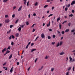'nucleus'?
Returning <instances> with one entry per match:
<instances>
[{
    "label": "nucleus",
    "mask_w": 75,
    "mask_h": 75,
    "mask_svg": "<svg viewBox=\"0 0 75 75\" xmlns=\"http://www.w3.org/2000/svg\"><path fill=\"white\" fill-rule=\"evenodd\" d=\"M10 22V20L9 19H8L5 20V23H9Z\"/></svg>",
    "instance_id": "obj_1"
},
{
    "label": "nucleus",
    "mask_w": 75,
    "mask_h": 75,
    "mask_svg": "<svg viewBox=\"0 0 75 75\" xmlns=\"http://www.w3.org/2000/svg\"><path fill=\"white\" fill-rule=\"evenodd\" d=\"M6 50H7V49H6V48H4L2 51V53H4V51H6Z\"/></svg>",
    "instance_id": "obj_2"
},
{
    "label": "nucleus",
    "mask_w": 75,
    "mask_h": 75,
    "mask_svg": "<svg viewBox=\"0 0 75 75\" xmlns=\"http://www.w3.org/2000/svg\"><path fill=\"white\" fill-rule=\"evenodd\" d=\"M22 7H23V6H21V7H19V8L18 9V11H21V8H22Z\"/></svg>",
    "instance_id": "obj_3"
},
{
    "label": "nucleus",
    "mask_w": 75,
    "mask_h": 75,
    "mask_svg": "<svg viewBox=\"0 0 75 75\" xmlns=\"http://www.w3.org/2000/svg\"><path fill=\"white\" fill-rule=\"evenodd\" d=\"M45 37V35H44V33H42L41 34V38H44Z\"/></svg>",
    "instance_id": "obj_4"
},
{
    "label": "nucleus",
    "mask_w": 75,
    "mask_h": 75,
    "mask_svg": "<svg viewBox=\"0 0 75 75\" xmlns=\"http://www.w3.org/2000/svg\"><path fill=\"white\" fill-rule=\"evenodd\" d=\"M59 54L60 55H64V54H65V52H62L61 53H60Z\"/></svg>",
    "instance_id": "obj_5"
},
{
    "label": "nucleus",
    "mask_w": 75,
    "mask_h": 75,
    "mask_svg": "<svg viewBox=\"0 0 75 75\" xmlns=\"http://www.w3.org/2000/svg\"><path fill=\"white\" fill-rule=\"evenodd\" d=\"M69 59H70V60H69L70 62H71L72 58V57H69Z\"/></svg>",
    "instance_id": "obj_6"
},
{
    "label": "nucleus",
    "mask_w": 75,
    "mask_h": 75,
    "mask_svg": "<svg viewBox=\"0 0 75 75\" xmlns=\"http://www.w3.org/2000/svg\"><path fill=\"white\" fill-rule=\"evenodd\" d=\"M75 4V1H73L71 3V5H73Z\"/></svg>",
    "instance_id": "obj_7"
},
{
    "label": "nucleus",
    "mask_w": 75,
    "mask_h": 75,
    "mask_svg": "<svg viewBox=\"0 0 75 75\" xmlns=\"http://www.w3.org/2000/svg\"><path fill=\"white\" fill-rule=\"evenodd\" d=\"M23 1H24V4L25 6L27 3V0H23Z\"/></svg>",
    "instance_id": "obj_8"
},
{
    "label": "nucleus",
    "mask_w": 75,
    "mask_h": 75,
    "mask_svg": "<svg viewBox=\"0 0 75 75\" xmlns=\"http://www.w3.org/2000/svg\"><path fill=\"white\" fill-rule=\"evenodd\" d=\"M13 67H12L11 68V69L10 72H11V73H12V72L13 71Z\"/></svg>",
    "instance_id": "obj_9"
},
{
    "label": "nucleus",
    "mask_w": 75,
    "mask_h": 75,
    "mask_svg": "<svg viewBox=\"0 0 75 75\" xmlns=\"http://www.w3.org/2000/svg\"><path fill=\"white\" fill-rule=\"evenodd\" d=\"M13 56V55L12 54H11L9 57V59H11V58H12V57Z\"/></svg>",
    "instance_id": "obj_10"
},
{
    "label": "nucleus",
    "mask_w": 75,
    "mask_h": 75,
    "mask_svg": "<svg viewBox=\"0 0 75 75\" xmlns=\"http://www.w3.org/2000/svg\"><path fill=\"white\" fill-rule=\"evenodd\" d=\"M18 35H19V33H18L16 34V36L17 37H18Z\"/></svg>",
    "instance_id": "obj_11"
},
{
    "label": "nucleus",
    "mask_w": 75,
    "mask_h": 75,
    "mask_svg": "<svg viewBox=\"0 0 75 75\" xmlns=\"http://www.w3.org/2000/svg\"><path fill=\"white\" fill-rule=\"evenodd\" d=\"M35 6H38V2H36L34 4Z\"/></svg>",
    "instance_id": "obj_12"
},
{
    "label": "nucleus",
    "mask_w": 75,
    "mask_h": 75,
    "mask_svg": "<svg viewBox=\"0 0 75 75\" xmlns=\"http://www.w3.org/2000/svg\"><path fill=\"white\" fill-rule=\"evenodd\" d=\"M36 50V49H33L32 50H31L30 51L31 52H33V51H35Z\"/></svg>",
    "instance_id": "obj_13"
},
{
    "label": "nucleus",
    "mask_w": 75,
    "mask_h": 75,
    "mask_svg": "<svg viewBox=\"0 0 75 75\" xmlns=\"http://www.w3.org/2000/svg\"><path fill=\"white\" fill-rule=\"evenodd\" d=\"M71 6V4H69L68 5H66V7H69V6Z\"/></svg>",
    "instance_id": "obj_14"
},
{
    "label": "nucleus",
    "mask_w": 75,
    "mask_h": 75,
    "mask_svg": "<svg viewBox=\"0 0 75 75\" xmlns=\"http://www.w3.org/2000/svg\"><path fill=\"white\" fill-rule=\"evenodd\" d=\"M18 30L19 31H20L21 30V27H20L19 28Z\"/></svg>",
    "instance_id": "obj_15"
},
{
    "label": "nucleus",
    "mask_w": 75,
    "mask_h": 75,
    "mask_svg": "<svg viewBox=\"0 0 75 75\" xmlns=\"http://www.w3.org/2000/svg\"><path fill=\"white\" fill-rule=\"evenodd\" d=\"M40 37L38 36H37V37L35 39V41L36 40H37V39H38V38H39Z\"/></svg>",
    "instance_id": "obj_16"
},
{
    "label": "nucleus",
    "mask_w": 75,
    "mask_h": 75,
    "mask_svg": "<svg viewBox=\"0 0 75 75\" xmlns=\"http://www.w3.org/2000/svg\"><path fill=\"white\" fill-rule=\"evenodd\" d=\"M10 48H11V46H9L8 47V48H7V50H10Z\"/></svg>",
    "instance_id": "obj_17"
},
{
    "label": "nucleus",
    "mask_w": 75,
    "mask_h": 75,
    "mask_svg": "<svg viewBox=\"0 0 75 75\" xmlns=\"http://www.w3.org/2000/svg\"><path fill=\"white\" fill-rule=\"evenodd\" d=\"M48 6V5H46L44 7V8H46V7H47V6Z\"/></svg>",
    "instance_id": "obj_18"
},
{
    "label": "nucleus",
    "mask_w": 75,
    "mask_h": 75,
    "mask_svg": "<svg viewBox=\"0 0 75 75\" xmlns=\"http://www.w3.org/2000/svg\"><path fill=\"white\" fill-rule=\"evenodd\" d=\"M10 52V51L9 50H7L6 51V54H8V53H9Z\"/></svg>",
    "instance_id": "obj_19"
},
{
    "label": "nucleus",
    "mask_w": 75,
    "mask_h": 75,
    "mask_svg": "<svg viewBox=\"0 0 75 75\" xmlns=\"http://www.w3.org/2000/svg\"><path fill=\"white\" fill-rule=\"evenodd\" d=\"M59 45H59V42H58L57 44V45H56V47H58L59 46Z\"/></svg>",
    "instance_id": "obj_20"
},
{
    "label": "nucleus",
    "mask_w": 75,
    "mask_h": 75,
    "mask_svg": "<svg viewBox=\"0 0 75 75\" xmlns=\"http://www.w3.org/2000/svg\"><path fill=\"white\" fill-rule=\"evenodd\" d=\"M8 1V0H3V2L6 3V2H7Z\"/></svg>",
    "instance_id": "obj_21"
},
{
    "label": "nucleus",
    "mask_w": 75,
    "mask_h": 75,
    "mask_svg": "<svg viewBox=\"0 0 75 75\" xmlns=\"http://www.w3.org/2000/svg\"><path fill=\"white\" fill-rule=\"evenodd\" d=\"M48 57H49L48 56H46L45 58V59H48Z\"/></svg>",
    "instance_id": "obj_22"
},
{
    "label": "nucleus",
    "mask_w": 75,
    "mask_h": 75,
    "mask_svg": "<svg viewBox=\"0 0 75 75\" xmlns=\"http://www.w3.org/2000/svg\"><path fill=\"white\" fill-rule=\"evenodd\" d=\"M69 29H67L65 31V32H66V33H67V32H68V31H69Z\"/></svg>",
    "instance_id": "obj_23"
},
{
    "label": "nucleus",
    "mask_w": 75,
    "mask_h": 75,
    "mask_svg": "<svg viewBox=\"0 0 75 75\" xmlns=\"http://www.w3.org/2000/svg\"><path fill=\"white\" fill-rule=\"evenodd\" d=\"M60 20V17L58 18L57 19V22H58V21H59V20Z\"/></svg>",
    "instance_id": "obj_24"
},
{
    "label": "nucleus",
    "mask_w": 75,
    "mask_h": 75,
    "mask_svg": "<svg viewBox=\"0 0 75 75\" xmlns=\"http://www.w3.org/2000/svg\"><path fill=\"white\" fill-rule=\"evenodd\" d=\"M35 25V24H33V25L31 27V28H33V27Z\"/></svg>",
    "instance_id": "obj_25"
},
{
    "label": "nucleus",
    "mask_w": 75,
    "mask_h": 75,
    "mask_svg": "<svg viewBox=\"0 0 75 75\" xmlns=\"http://www.w3.org/2000/svg\"><path fill=\"white\" fill-rule=\"evenodd\" d=\"M71 67H69V68L68 69V71H70V70L71 69Z\"/></svg>",
    "instance_id": "obj_26"
},
{
    "label": "nucleus",
    "mask_w": 75,
    "mask_h": 75,
    "mask_svg": "<svg viewBox=\"0 0 75 75\" xmlns=\"http://www.w3.org/2000/svg\"><path fill=\"white\" fill-rule=\"evenodd\" d=\"M69 17H73V14H71L70 15H69Z\"/></svg>",
    "instance_id": "obj_27"
},
{
    "label": "nucleus",
    "mask_w": 75,
    "mask_h": 75,
    "mask_svg": "<svg viewBox=\"0 0 75 75\" xmlns=\"http://www.w3.org/2000/svg\"><path fill=\"white\" fill-rule=\"evenodd\" d=\"M62 42H60V44H59L60 46H61V45H62Z\"/></svg>",
    "instance_id": "obj_28"
},
{
    "label": "nucleus",
    "mask_w": 75,
    "mask_h": 75,
    "mask_svg": "<svg viewBox=\"0 0 75 75\" xmlns=\"http://www.w3.org/2000/svg\"><path fill=\"white\" fill-rule=\"evenodd\" d=\"M74 32H75V30L74 29L72 30L71 31V33H74Z\"/></svg>",
    "instance_id": "obj_29"
},
{
    "label": "nucleus",
    "mask_w": 75,
    "mask_h": 75,
    "mask_svg": "<svg viewBox=\"0 0 75 75\" xmlns=\"http://www.w3.org/2000/svg\"><path fill=\"white\" fill-rule=\"evenodd\" d=\"M29 1H28L27 4V6H28L29 5Z\"/></svg>",
    "instance_id": "obj_30"
},
{
    "label": "nucleus",
    "mask_w": 75,
    "mask_h": 75,
    "mask_svg": "<svg viewBox=\"0 0 75 75\" xmlns=\"http://www.w3.org/2000/svg\"><path fill=\"white\" fill-rule=\"evenodd\" d=\"M54 69V68H52L51 69V70L52 72L53 71Z\"/></svg>",
    "instance_id": "obj_31"
},
{
    "label": "nucleus",
    "mask_w": 75,
    "mask_h": 75,
    "mask_svg": "<svg viewBox=\"0 0 75 75\" xmlns=\"http://www.w3.org/2000/svg\"><path fill=\"white\" fill-rule=\"evenodd\" d=\"M42 68H43V66H42L41 68H40L39 69V71H40V70H41V69H42Z\"/></svg>",
    "instance_id": "obj_32"
},
{
    "label": "nucleus",
    "mask_w": 75,
    "mask_h": 75,
    "mask_svg": "<svg viewBox=\"0 0 75 75\" xmlns=\"http://www.w3.org/2000/svg\"><path fill=\"white\" fill-rule=\"evenodd\" d=\"M53 16V14H50L48 16V17H51V16Z\"/></svg>",
    "instance_id": "obj_33"
},
{
    "label": "nucleus",
    "mask_w": 75,
    "mask_h": 75,
    "mask_svg": "<svg viewBox=\"0 0 75 75\" xmlns=\"http://www.w3.org/2000/svg\"><path fill=\"white\" fill-rule=\"evenodd\" d=\"M16 6H14L13 7V10H14L15 9H16Z\"/></svg>",
    "instance_id": "obj_34"
},
{
    "label": "nucleus",
    "mask_w": 75,
    "mask_h": 75,
    "mask_svg": "<svg viewBox=\"0 0 75 75\" xmlns=\"http://www.w3.org/2000/svg\"><path fill=\"white\" fill-rule=\"evenodd\" d=\"M14 17H15V14H13L12 16V18H14Z\"/></svg>",
    "instance_id": "obj_35"
},
{
    "label": "nucleus",
    "mask_w": 75,
    "mask_h": 75,
    "mask_svg": "<svg viewBox=\"0 0 75 75\" xmlns=\"http://www.w3.org/2000/svg\"><path fill=\"white\" fill-rule=\"evenodd\" d=\"M59 27L60 29H61V25L60 24H59Z\"/></svg>",
    "instance_id": "obj_36"
},
{
    "label": "nucleus",
    "mask_w": 75,
    "mask_h": 75,
    "mask_svg": "<svg viewBox=\"0 0 75 75\" xmlns=\"http://www.w3.org/2000/svg\"><path fill=\"white\" fill-rule=\"evenodd\" d=\"M11 37H12V38H13V39H14V38H15V37H14V35H12L11 36Z\"/></svg>",
    "instance_id": "obj_37"
},
{
    "label": "nucleus",
    "mask_w": 75,
    "mask_h": 75,
    "mask_svg": "<svg viewBox=\"0 0 75 75\" xmlns=\"http://www.w3.org/2000/svg\"><path fill=\"white\" fill-rule=\"evenodd\" d=\"M13 27V25H11L10 26V28H12V27Z\"/></svg>",
    "instance_id": "obj_38"
},
{
    "label": "nucleus",
    "mask_w": 75,
    "mask_h": 75,
    "mask_svg": "<svg viewBox=\"0 0 75 75\" xmlns=\"http://www.w3.org/2000/svg\"><path fill=\"white\" fill-rule=\"evenodd\" d=\"M55 37H56V36H55V35H53V36H52V37L53 38H55Z\"/></svg>",
    "instance_id": "obj_39"
},
{
    "label": "nucleus",
    "mask_w": 75,
    "mask_h": 75,
    "mask_svg": "<svg viewBox=\"0 0 75 75\" xmlns=\"http://www.w3.org/2000/svg\"><path fill=\"white\" fill-rule=\"evenodd\" d=\"M11 45H14V42H11Z\"/></svg>",
    "instance_id": "obj_40"
},
{
    "label": "nucleus",
    "mask_w": 75,
    "mask_h": 75,
    "mask_svg": "<svg viewBox=\"0 0 75 75\" xmlns=\"http://www.w3.org/2000/svg\"><path fill=\"white\" fill-rule=\"evenodd\" d=\"M26 24L27 25H28V24H29V23H28V22H26Z\"/></svg>",
    "instance_id": "obj_41"
},
{
    "label": "nucleus",
    "mask_w": 75,
    "mask_h": 75,
    "mask_svg": "<svg viewBox=\"0 0 75 75\" xmlns=\"http://www.w3.org/2000/svg\"><path fill=\"white\" fill-rule=\"evenodd\" d=\"M37 59H38V58H37L35 61V62H37Z\"/></svg>",
    "instance_id": "obj_42"
},
{
    "label": "nucleus",
    "mask_w": 75,
    "mask_h": 75,
    "mask_svg": "<svg viewBox=\"0 0 75 75\" xmlns=\"http://www.w3.org/2000/svg\"><path fill=\"white\" fill-rule=\"evenodd\" d=\"M69 71L67 72L66 74V75H69Z\"/></svg>",
    "instance_id": "obj_43"
},
{
    "label": "nucleus",
    "mask_w": 75,
    "mask_h": 75,
    "mask_svg": "<svg viewBox=\"0 0 75 75\" xmlns=\"http://www.w3.org/2000/svg\"><path fill=\"white\" fill-rule=\"evenodd\" d=\"M8 15H6L5 16V18H7V17H8Z\"/></svg>",
    "instance_id": "obj_44"
},
{
    "label": "nucleus",
    "mask_w": 75,
    "mask_h": 75,
    "mask_svg": "<svg viewBox=\"0 0 75 75\" xmlns=\"http://www.w3.org/2000/svg\"><path fill=\"white\" fill-rule=\"evenodd\" d=\"M55 42H52V45H54L55 44Z\"/></svg>",
    "instance_id": "obj_45"
},
{
    "label": "nucleus",
    "mask_w": 75,
    "mask_h": 75,
    "mask_svg": "<svg viewBox=\"0 0 75 75\" xmlns=\"http://www.w3.org/2000/svg\"><path fill=\"white\" fill-rule=\"evenodd\" d=\"M54 8H55V7L53 6L52 7V10H53L54 9Z\"/></svg>",
    "instance_id": "obj_46"
},
{
    "label": "nucleus",
    "mask_w": 75,
    "mask_h": 75,
    "mask_svg": "<svg viewBox=\"0 0 75 75\" xmlns=\"http://www.w3.org/2000/svg\"><path fill=\"white\" fill-rule=\"evenodd\" d=\"M3 68H4V69H5V70L6 71H7V68H6L5 67H4Z\"/></svg>",
    "instance_id": "obj_47"
},
{
    "label": "nucleus",
    "mask_w": 75,
    "mask_h": 75,
    "mask_svg": "<svg viewBox=\"0 0 75 75\" xmlns=\"http://www.w3.org/2000/svg\"><path fill=\"white\" fill-rule=\"evenodd\" d=\"M18 20H17L16 21V22H15V23L16 24V23H18Z\"/></svg>",
    "instance_id": "obj_48"
},
{
    "label": "nucleus",
    "mask_w": 75,
    "mask_h": 75,
    "mask_svg": "<svg viewBox=\"0 0 75 75\" xmlns=\"http://www.w3.org/2000/svg\"><path fill=\"white\" fill-rule=\"evenodd\" d=\"M62 34H64L65 33V32L64 31H62Z\"/></svg>",
    "instance_id": "obj_49"
},
{
    "label": "nucleus",
    "mask_w": 75,
    "mask_h": 75,
    "mask_svg": "<svg viewBox=\"0 0 75 75\" xmlns=\"http://www.w3.org/2000/svg\"><path fill=\"white\" fill-rule=\"evenodd\" d=\"M65 11H67L68 10V8L66 7L65 8Z\"/></svg>",
    "instance_id": "obj_50"
},
{
    "label": "nucleus",
    "mask_w": 75,
    "mask_h": 75,
    "mask_svg": "<svg viewBox=\"0 0 75 75\" xmlns=\"http://www.w3.org/2000/svg\"><path fill=\"white\" fill-rule=\"evenodd\" d=\"M50 24L48 23L47 25V27H49V26H50Z\"/></svg>",
    "instance_id": "obj_51"
},
{
    "label": "nucleus",
    "mask_w": 75,
    "mask_h": 75,
    "mask_svg": "<svg viewBox=\"0 0 75 75\" xmlns=\"http://www.w3.org/2000/svg\"><path fill=\"white\" fill-rule=\"evenodd\" d=\"M34 45V43H32L31 45V46H33Z\"/></svg>",
    "instance_id": "obj_52"
},
{
    "label": "nucleus",
    "mask_w": 75,
    "mask_h": 75,
    "mask_svg": "<svg viewBox=\"0 0 75 75\" xmlns=\"http://www.w3.org/2000/svg\"><path fill=\"white\" fill-rule=\"evenodd\" d=\"M7 64V63L6 62H5L3 64V65L4 66V65H6V64Z\"/></svg>",
    "instance_id": "obj_53"
},
{
    "label": "nucleus",
    "mask_w": 75,
    "mask_h": 75,
    "mask_svg": "<svg viewBox=\"0 0 75 75\" xmlns=\"http://www.w3.org/2000/svg\"><path fill=\"white\" fill-rule=\"evenodd\" d=\"M74 69H75V67L74 66L73 68V71H74Z\"/></svg>",
    "instance_id": "obj_54"
},
{
    "label": "nucleus",
    "mask_w": 75,
    "mask_h": 75,
    "mask_svg": "<svg viewBox=\"0 0 75 75\" xmlns=\"http://www.w3.org/2000/svg\"><path fill=\"white\" fill-rule=\"evenodd\" d=\"M47 38H48V39H51V37H50V36H48L47 37Z\"/></svg>",
    "instance_id": "obj_55"
},
{
    "label": "nucleus",
    "mask_w": 75,
    "mask_h": 75,
    "mask_svg": "<svg viewBox=\"0 0 75 75\" xmlns=\"http://www.w3.org/2000/svg\"><path fill=\"white\" fill-rule=\"evenodd\" d=\"M33 16H36V14L35 13H34L33 14Z\"/></svg>",
    "instance_id": "obj_56"
},
{
    "label": "nucleus",
    "mask_w": 75,
    "mask_h": 75,
    "mask_svg": "<svg viewBox=\"0 0 75 75\" xmlns=\"http://www.w3.org/2000/svg\"><path fill=\"white\" fill-rule=\"evenodd\" d=\"M30 44H31V42H29L28 44V45L29 46L30 45Z\"/></svg>",
    "instance_id": "obj_57"
},
{
    "label": "nucleus",
    "mask_w": 75,
    "mask_h": 75,
    "mask_svg": "<svg viewBox=\"0 0 75 75\" xmlns=\"http://www.w3.org/2000/svg\"><path fill=\"white\" fill-rule=\"evenodd\" d=\"M31 68V67H30L28 69V71H30V68Z\"/></svg>",
    "instance_id": "obj_58"
},
{
    "label": "nucleus",
    "mask_w": 75,
    "mask_h": 75,
    "mask_svg": "<svg viewBox=\"0 0 75 75\" xmlns=\"http://www.w3.org/2000/svg\"><path fill=\"white\" fill-rule=\"evenodd\" d=\"M68 25H69V26H70L71 25V23H68Z\"/></svg>",
    "instance_id": "obj_59"
},
{
    "label": "nucleus",
    "mask_w": 75,
    "mask_h": 75,
    "mask_svg": "<svg viewBox=\"0 0 75 75\" xmlns=\"http://www.w3.org/2000/svg\"><path fill=\"white\" fill-rule=\"evenodd\" d=\"M71 12L72 13H74L75 12V11H74V10H73L71 11Z\"/></svg>",
    "instance_id": "obj_60"
},
{
    "label": "nucleus",
    "mask_w": 75,
    "mask_h": 75,
    "mask_svg": "<svg viewBox=\"0 0 75 75\" xmlns=\"http://www.w3.org/2000/svg\"><path fill=\"white\" fill-rule=\"evenodd\" d=\"M49 31H52V29H49Z\"/></svg>",
    "instance_id": "obj_61"
},
{
    "label": "nucleus",
    "mask_w": 75,
    "mask_h": 75,
    "mask_svg": "<svg viewBox=\"0 0 75 75\" xmlns=\"http://www.w3.org/2000/svg\"><path fill=\"white\" fill-rule=\"evenodd\" d=\"M9 40H11V36L9 38Z\"/></svg>",
    "instance_id": "obj_62"
},
{
    "label": "nucleus",
    "mask_w": 75,
    "mask_h": 75,
    "mask_svg": "<svg viewBox=\"0 0 75 75\" xmlns=\"http://www.w3.org/2000/svg\"><path fill=\"white\" fill-rule=\"evenodd\" d=\"M24 25H22L21 26V28H23V27H24Z\"/></svg>",
    "instance_id": "obj_63"
},
{
    "label": "nucleus",
    "mask_w": 75,
    "mask_h": 75,
    "mask_svg": "<svg viewBox=\"0 0 75 75\" xmlns=\"http://www.w3.org/2000/svg\"><path fill=\"white\" fill-rule=\"evenodd\" d=\"M46 1L47 2H50V0H47Z\"/></svg>",
    "instance_id": "obj_64"
}]
</instances>
